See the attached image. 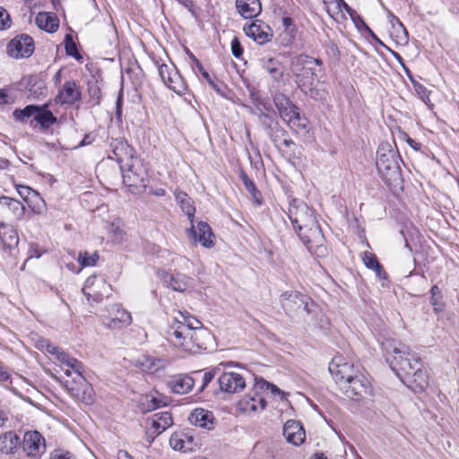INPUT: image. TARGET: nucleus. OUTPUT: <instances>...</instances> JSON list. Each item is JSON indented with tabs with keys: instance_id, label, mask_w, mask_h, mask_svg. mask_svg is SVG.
I'll use <instances>...</instances> for the list:
<instances>
[{
	"instance_id": "obj_62",
	"label": "nucleus",
	"mask_w": 459,
	"mask_h": 459,
	"mask_svg": "<svg viewBox=\"0 0 459 459\" xmlns=\"http://www.w3.org/2000/svg\"><path fill=\"white\" fill-rule=\"evenodd\" d=\"M8 102V95L4 90H0V105Z\"/></svg>"
},
{
	"instance_id": "obj_51",
	"label": "nucleus",
	"mask_w": 459,
	"mask_h": 459,
	"mask_svg": "<svg viewBox=\"0 0 459 459\" xmlns=\"http://www.w3.org/2000/svg\"><path fill=\"white\" fill-rule=\"evenodd\" d=\"M231 47V53L232 55L240 59L243 55V48L241 47L240 41L237 37H234L230 43Z\"/></svg>"
},
{
	"instance_id": "obj_28",
	"label": "nucleus",
	"mask_w": 459,
	"mask_h": 459,
	"mask_svg": "<svg viewBox=\"0 0 459 459\" xmlns=\"http://www.w3.org/2000/svg\"><path fill=\"white\" fill-rule=\"evenodd\" d=\"M145 428L154 429L155 430H167L173 424L171 414L168 411L153 414L151 418L146 419Z\"/></svg>"
},
{
	"instance_id": "obj_14",
	"label": "nucleus",
	"mask_w": 459,
	"mask_h": 459,
	"mask_svg": "<svg viewBox=\"0 0 459 459\" xmlns=\"http://www.w3.org/2000/svg\"><path fill=\"white\" fill-rule=\"evenodd\" d=\"M34 51V42L29 35H20L7 45V53L13 58L29 57Z\"/></svg>"
},
{
	"instance_id": "obj_27",
	"label": "nucleus",
	"mask_w": 459,
	"mask_h": 459,
	"mask_svg": "<svg viewBox=\"0 0 459 459\" xmlns=\"http://www.w3.org/2000/svg\"><path fill=\"white\" fill-rule=\"evenodd\" d=\"M236 9L244 19L258 16L262 11L259 0H236Z\"/></svg>"
},
{
	"instance_id": "obj_49",
	"label": "nucleus",
	"mask_w": 459,
	"mask_h": 459,
	"mask_svg": "<svg viewBox=\"0 0 459 459\" xmlns=\"http://www.w3.org/2000/svg\"><path fill=\"white\" fill-rule=\"evenodd\" d=\"M65 52L68 56H74L76 59H80L82 56H80L76 44L73 40L72 37L70 35H66L65 38Z\"/></svg>"
},
{
	"instance_id": "obj_48",
	"label": "nucleus",
	"mask_w": 459,
	"mask_h": 459,
	"mask_svg": "<svg viewBox=\"0 0 459 459\" xmlns=\"http://www.w3.org/2000/svg\"><path fill=\"white\" fill-rule=\"evenodd\" d=\"M88 93L93 106L98 105L101 99V90L97 82L88 84Z\"/></svg>"
},
{
	"instance_id": "obj_33",
	"label": "nucleus",
	"mask_w": 459,
	"mask_h": 459,
	"mask_svg": "<svg viewBox=\"0 0 459 459\" xmlns=\"http://www.w3.org/2000/svg\"><path fill=\"white\" fill-rule=\"evenodd\" d=\"M20 437L15 432H3L0 435V451L4 454L13 453L19 446Z\"/></svg>"
},
{
	"instance_id": "obj_50",
	"label": "nucleus",
	"mask_w": 459,
	"mask_h": 459,
	"mask_svg": "<svg viewBox=\"0 0 459 459\" xmlns=\"http://www.w3.org/2000/svg\"><path fill=\"white\" fill-rule=\"evenodd\" d=\"M393 28L395 30V37L397 38V40L406 43L409 38L408 32L403 24L398 19H395V23H394Z\"/></svg>"
},
{
	"instance_id": "obj_45",
	"label": "nucleus",
	"mask_w": 459,
	"mask_h": 459,
	"mask_svg": "<svg viewBox=\"0 0 459 459\" xmlns=\"http://www.w3.org/2000/svg\"><path fill=\"white\" fill-rule=\"evenodd\" d=\"M285 439L288 443L299 446L305 442L306 432H283Z\"/></svg>"
},
{
	"instance_id": "obj_7",
	"label": "nucleus",
	"mask_w": 459,
	"mask_h": 459,
	"mask_svg": "<svg viewBox=\"0 0 459 459\" xmlns=\"http://www.w3.org/2000/svg\"><path fill=\"white\" fill-rule=\"evenodd\" d=\"M195 319V317L187 312L178 311L166 332L167 341L176 348L182 345L187 333H191L189 331Z\"/></svg>"
},
{
	"instance_id": "obj_32",
	"label": "nucleus",
	"mask_w": 459,
	"mask_h": 459,
	"mask_svg": "<svg viewBox=\"0 0 459 459\" xmlns=\"http://www.w3.org/2000/svg\"><path fill=\"white\" fill-rule=\"evenodd\" d=\"M175 198L183 212L187 215L190 222H193L195 213V207L188 195L181 190L175 191Z\"/></svg>"
},
{
	"instance_id": "obj_31",
	"label": "nucleus",
	"mask_w": 459,
	"mask_h": 459,
	"mask_svg": "<svg viewBox=\"0 0 459 459\" xmlns=\"http://www.w3.org/2000/svg\"><path fill=\"white\" fill-rule=\"evenodd\" d=\"M36 24L47 32H55L59 27V20L56 14L49 13H39L36 16Z\"/></svg>"
},
{
	"instance_id": "obj_39",
	"label": "nucleus",
	"mask_w": 459,
	"mask_h": 459,
	"mask_svg": "<svg viewBox=\"0 0 459 459\" xmlns=\"http://www.w3.org/2000/svg\"><path fill=\"white\" fill-rule=\"evenodd\" d=\"M46 351L49 354H52V355L56 356V359L58 361H61V360H64V359H67L65 361L68 363V365H70V366H73V365L76 366V365H78L76 363V359H74L73 357H70L68 354H66L64 351H62L59 347L56 346L55 344L48 342L46 344Z\"/></svg>"
},
{
	"instance_id": "obj_40",
	"label": "nucleus",
	"mask_w": 459,
	"mask_h": 459,
	"mask_svg": "<svg viewBox=\"0 0 459 459\" xmlns=\"http://www.w3.org/2000/svg\"><path fill=\"white\" fill-rule=\"evenodd\" d=\"M65 360L66 359L59 361L61 363V369L67 377H73V380L71 383L75 384L78 381V375L82 376V365L80 361L76 359V363L78 365L70 366Z\"/></svg>"
},
{
	"instance_id": "obj_58",
	"label": "nucleus",
	"mask_w": 459,
	"mask_h": 459,
	"mask_svg": "<svg viewBox=\"0 0 459 459\" xmlns=\"http://www.w3.org/2000/svg\"><path fill=\"white\" fill-rule=\"evenodd\" d=\"M337 6L339 9H344L345 12L353 18V15L356 13V12L348 5V4L344 0H338L337 1Z\"/></svg>"
},
{
	"instance_id": "obj_20",
	"label": "nucleus",
	"mask_w": 459,
	"mask_h": 459,
	"mask_svg": "<svg viewBox=\"0 0 459 459\" xmlns=\"http://www.w3.org/2000/svg\"><path fill=\"white\" fill-rule=\"evenodd\" d=\"M243 30L248 38L260 45L269 42L273 38L272 29L262 21L244 26Z\"/></svg>"
},
{
	"instance_id": "obj_34",
	"label": "nucleus",
	"mask_w": 459,
	"mask_h": 459,
	"mask_svg": "<svg viewBox=\"0 0 459 459\" xmlns=\"http://www.w3.org/2000/svg\"><path fill=\"white\" fill-rule=\"evenodd\" d=\"M262 66L274 81L279 82L282 79L283 71L281 69V63L277 59L273 57L264 58L262 59Z\"/></svg>"
},
{
	"instance_id": "obj_54",
	"label": "nucleus",
	"mask_w": 459,
	"mask_h": 459,
	"mask_svg": "<svg viewBox=\"0 0 459 459\" xmlns=\"http://www.w3.org/2000/svg\"><path fill=\"white\" fill-rule=\"evenodd\" d=\"M11 26L9 13L4 8L0 7V30H5Z\"/></svg>"
},
{
	"instance_id": "obj_42",
	"label": "nucleus",
	"mask_w": 459,
	"mask_h": 459,
	"mask_svg": "<svg viewBox=\"0 0 459 459\" xmlns=\"http://www.w3.org/2000/svg\"><path fill=\"white\" fill-rule=\"evenodd\" d=\"M38 106L28 105L23 109H15L13 113L15 120L20 122H25V120L29 117L35 118V115L37 113Z\"/></svg>"
},
{
	"instance_id": "obj_6",
	"label": "nucleus",
	"mask_w": 459,
	"mask_h": 459,
	"mask_svg": "<svg viewBox=\"0 0 459 459\" xmlns=\"http://www.w3.org/2000/svg\"><path fill=\"white\" fill-rule=\"evenodd\" d=\"M273 102L281 117L288 124L290 128L299 133L307 127V118L303 117L299 108L284 94H276Z\"/></svg>"
},
{
	"instance_id": "obj_59",
	"label": "nucleus",
	"mask_w": 459,
	"mask_h": 459,
	"mask_svg": "<svg viewBox=\"0 0 459 459\" xmlns=\"http://www.w3.org/2000/svg\"><path fill=\"white\" fill-rule=\"evenodd\" d=\"M195 62L196 64L198 71L201 73L203 77L207 81V82H210L212 80V77L209 74V73L204 68L203 65L196 58H195Z\"/></svg>"
},
{
	"instance_id": "obj_21",
	"label": "nucleus",
	"mask_w": 459,
	"mask_h": 459,
	"mask_svg": "<svg viewBox=\"0 0 459 459\" xmlns=\"http://www.w3.org/2000/svg\"><path fill=\"white\" fill-rule=\"evenodd\" d=\"M110 150L112 155L109 154L108 157L115 159L120 166L136 158L134 148L122 139L113 140L110 143Z\"/></svg>"
},
{
	"instance_id": "obj_16",
	"label": "nucleus",
	"mask_w": 459,
	"mask_h": 459,
	"mask_svg": "<svg viewBox=\"0 0 459 459\" xmlns=\"http://www.w3.org/2000/svg\"><path fill=\"white\" fill-rule=\"evenodd\" d=\"M22 446L29 457L36 458L45 452V438L41 432H24Z\"/></svg>"
},
{
	"instance_id": "obj_4",
	"label": "nucleus",
	"mask_w": 459,
	"mask_h": 459,
	"mask_svg": "<svg viewBox=\"0 0 459 459\" xmlns=\"http://www.w3.org/2000/svg\"><path fill=\"white\" fill-rule=\"evenodd\" d=\"M323 61L307 55H299L290 59V73L299 89L315 100H322L325 91L318 88Z\"/></svg>"
},
{
	"instance_id": "obj_30",
	"label": "nucleus",
	"mask_w": 459,
	"mask_h": 459,
	"mask_svg": "<svg viewBox=\"0 0 459 459\" xmlns=\"http://www.w3.org/2000/svg\"><path fill=\"white\" fill-rule=\"evenodd\" d=\"M162 82L169 89L178 95H183L186 91V83L178 73L177 67H170V74L169 73V77L162 80Z\"/></svg>"
},
{
	"instance_id": "obj_18",
	"label": "nucleus",
	"mask_w": 459,
	"mask_h": 459,
	"mask_svg": "<svg viewBox=\"0 0 459 459\" xmlns=\"http://www.w3.org/2000/svg\"><path fill=\"white\" fill-rule=\"evenodd\" d=\"M260 389H254L251 393L245 395L238 402V409L247 414L260 412L264 410L266 402Z\"/></svg>"
},
{
	"instance_id": "obj_15",
	"label": "nucleus",
	"mask_w": 459,
	"mask_h": 459,
	"mask_svg": "<svg viewBox=\"0 0 459 459\" xmlns=\"http://www.w3.org/2000/svg\"><path fill=\"white\" fill-rule=\"evenodd\" d=\"M169 445L175 451L190 453L198 449L201 443L188 432H173L169 437Z\"/></svg>"
},
{
	"instance_id": "obj_2",
	"label": "nucleus",
	"mask_w": 459,
	"mask_h": 459,
	"mask_svg": "<svg viewBox=\"0 0 459 459\" xmlns=\"http://www.w3.org/2000/svg\"><path fill=\"white\" fill-rule=\"evenodd\" d=\"M382 346L386 362L397 376H404L419 390H423L428 385V374L422 370L419 358L409 346L395 340H385Z\"/></svg>"
},
{
	"instance_id": "obj_41",
	"label": "nucleus",
	"mask_w": 459,
	"mask_h": 459,
	"mask_svg": "<svg viewBox=\"0 0 459 459\" xmlns=\"http://www.w3.org/2000/svg\"><path fill=\"white\" fill-rule=\"evenodd\" d=\"M255 389H260L261 391L270 390L273 394L280 395L282 401L286 400L287 394L279 389L275 385L270 384L263 378H255Z\"/></svg>"
},
{
	"instance_id": "obj_1",
	"label": "nucleus",
	"mask_w": 459,
	"mask_h": 459,
	"mask_svg": "<svg viewBox=\"0 0 459 459\" xmlns=\"http://www.w3.org/2000/svg\"><path fill=\"white\" fill-rule=\"evenodd\" d=\"M289 218L293 228L308 251L318 257L327 255L325 237L318 225L314 211L303 201L293 199L290 202Z\"/></svg>"
},
{
	"instance_id": "obj_12",
	"label": "nucleus",
	"mask_w": 459,
	"mask_h": 459,
	"mask_svg": "<svg viewBox=\"0 0 459 459\" xmlns=\"http://www.w3.org/2000/svg\"><path fill=\"white\" fill-rule=\"evenodd\" d=\"M65 386L70 392V394L78 401L85 404H91L94 401V390L91 385L84 378L83 376L78 375V381L69 383L65 381Z\"/></svg>"
},
{
	"instance_id": "obj_55",
	"label": "nucleus",
	"mask_w": 459,
	"mask_h": 459,
	"mask_svg": "<svg viewBox=\"0 0 459 459\" xmlns=\"http://www.w3.org/2000/svg\"><path fill=\"white\" fill-rule=\"evenodd\" d=\"M214 377V373L212 371L204 372L202 378V385L198 389V393L203 392L205 387L211 383Z\"/></svg>"
},
{
	"instance_id": "obj_3",
	"label": "nucleus",
	"mask_w": 459,
	"mask_h": 459,
	"mask_svg": "<svg viewBox=\"0 0 459 459\" xmlns=\"http://www.w3.org/2000/svg\"><path fill=\"white\" fill-rule=\"evenodd\" d=\"M329 371L346 397L361 402L372 394L371 384L362 372L353 364L342 358L333 359L329 364Z\"/></svg>"
},
{
	"instance_id": "obj_24",
	"label": "nucleus",
	"mask_w": 459,
	"mask_h": 459,
	"mask_svg": "<svg viewBox=\"0 0 459 459\" xmlns=\"http://www.w3.org/2000/svg\"><path fill=\"white\" fill-rule=\"evenodd\" d=\"M162 283L175 291L182 292L187 289L191 279L186 274L162 272L160 275Z\"/></svg>"
},
{
	"instance_id": "obj_10",
	"label": "nucleus",
	"mask_w": 459,
	"mask_h": 459,
	"mask_svg": "<svg viewBox=\"0 0 459 459\" xmlns=\"http://www.w3.org/2000/svg\"><path fill=\"white\" fill-rule=\"evenodd\" d=\"M280 302L281 307L288 314L295 313L302 308L310 313L313 301L306 295L296 290L285 291L281 295Z\"/></svg>"
},
{
	"instance_id": "obj_26",
	"label": "nucleus",
	"mask_w": 459,
	"mask_h": 459,
	"mask_svg": "<svg viewBox=\"0 0 459 459\" xmlns=\"http://www.w3.org/2000/svg\"><path fill=\"white\" fill-rule=\"evenodd\" d=\"M195 385V379L190 375L179 374L172 377L168 385L170 390L178 394H184L189 393Z\"/></svg>"
},
{
	"instance_id": "obj_23",
	"label": "nucleus",
	"mask_w": 459,
	"mask_h": 459,
	"mask_svg": "<svg viewBox=\"0 0 459 459\" xmlns=\"http://www.w3.org/2000/svg\"><path fill=\"white\" fill-rule=\"evenodd\" d=\"M189 421L198 428L212 430L217 427V420L212 411L197 408L195 409L188 417Z\"/></svg>"
},
{
	"instance_id": "obj_56",
	"label": "nucleus",
	"mask_w": 459,
	"mask_h": 459,
	"mask_svg": "<svg viewBox=\"0 0 459 459\" xmlns=\"http://www.w3.org/2000/svg\"><path fill=\"white\" fill-rule=\"evenodd\" d=\"M243 181L245 184V186L247 190L254 196L256 197V195L258 194V191L256 190V187L253 181H251L247 176L243 178Z\"/></svg>"
},
{
	"instance_id": "obj_5",
	"label": "nucleus",
	"mask_w": 459,
	"mask_h": 459,
	"mask_svg": "<svg viewBox=\"0 0 459 459\" xmlns=\"http://www.w3.org/2000/svg\"><path fill=\"white\" fill-rule=\"evenodd\" d=\"M400 160L398 152L388 143L378 146L377 168L382 179L390 186H396L401 182Z\"/></svg>"
},
{
	"instance_id": "obj_46",
	"label": "nucleus",
	"mask_w": 459,
	"mask_h": 459,
	"mask_svg": "<svg viewBox=\"0 0 459 459\" xmlns=\"http://www.w3.org/2000/svg\"><path fill=\"white\" fill-rule=\"evenodd\" d=\"M431 299L430 303L436 312L441 311L443 309V304L441 302L442 294L439 288L437 285H434L431 290Z\"/></svg>"
},
{
	"instance_id": "obj_60",
	"label": "nucleus",
	"mask_w": 459,
	"mask_h": 459,
	"mask_svg": "<svg viewBox=\"0 0 459 459\" xmlns=\"http://www.w3.org/2000/svg\"><path fill=\"white\" fill-rule=\"evenodd\" d=\"M10 378V374L7 368L0 364V383H4Z\"/></svg>"
},
{
	"instance_id": "obj_36",
	"label": "nucleus",
	"mask_w": 459,
	"mask_h": 459,
	"mask_svg": "<svg viewBox=\"0 0 459 459\" xmlns=\"http://www.w3.org/2000/svg\"><path fill=\"white\" fill-rule=\"evenodd\" d=\"M0 204L7 207L17 218L23 216L24 205L18 200L9 196H0Z\"/></svg>"
},
{
	"instance_id": "obj_22",
	"label": "nucleus",
	"mask_w": 459,
	"mask_h": 459,
	"mask_svg": "<svg viewBox=\"0 0 459 459\" xmlns=\"http://www.w3.org/2000/svg\"><path fill=\"white\" fill-rule=\"evenodd\" d=\"M110 319L106 326L110 329H123L132 324L131 314L122 307L120 304H114L111 306Z\"/></svg>"
},
{
	"instance_id": "obj_13",
	"label": "nucleus",
	"mask_w": 459,
	"mask_h": 459,
	"mask_svg": "<svg viewBox=\"0 0 459 459\" xmlns=\"http://www.w3.org/2000/svg\"><path fill=\"white\" fill-rule=\"evenodd\" d=\"M82 99L81 87L74 80H69L64 82L59 88L54 100L59 105H74Z\"/></svg>"
},
{
	"instance_id": "obj_63",
	"label": "nucleus",
	"mask_w": 459,
	"mask_h": 459,
	"mask_svg": "<svg viewBox=\"0 0 459 459\" xmlns=\"http://www.w3.org/2000/svg\"><path fill=\"white\" fill-rule=\"evenodd\" d=\"M118 459H133L132 456L125 450H120L117 453Z\"/></svg>"
},
{
	"instance_id": "obj_53",
	"label": "nucleus",
	"mask_w": 459,
	"mask_h": 459,
	"mask_svg": "<svg viewBox=\"0 0 459 459\" xmlns=\"http://www.w3.org/2000/svg\"><path fill=\"white\" fill-rule=\"evenodd\" d=\"M49 459H75V456L68 451L56 449L51 453Z\"/></svg>"
},
{
	"instance_id": "obj_11",
	"label": "nucleus",
	"mask_w": 459,
	"mask_h": 459,
	"mask_svg": "<svg viewBox=\"0 0 459 459\" xmlns=\"http://www.w3.org/2000/svg\"><path fill=\"white\" fill-rule=\"evenodd\" d=\"M110 291V286L103 280L98 279L92 275L86 279L82 293L88 301H100L104 296L108 297Z\"/></svg>"
},
{
	"instance_id": "obj_35",
	"label": "nucleus",
	"mask_w": 459,
	"mask_h": 459,
	"mask_svg": "<svg viewBox=\"0 0 459 459\" xmlns=\"http://www.w3.org/2000/svg\"><path fill=\"white\" fill-rule=\"evenodd\" d=\"M141 403L146 411H153L168 403L167 398L157 394V395L150 394L144 395Z\"/></svg>"
},
{
	"instance_id": "obj_47",
	"label": "nucleus",
	"mask_w": 459,
	"mask_h": 459,
	"mask_svg": "<svg viewBox=\"0 0 459 459\" xmlns=\"http://www.w3.org/2000/svg\"><path fill=\"white\" fill-rule=\"evenodd\" d=\"M15 188L19 194V195L26 202L29 203L31 201L33 197L38 196V193L34 191L32 188L23 185H16Z\"/></svg>"
},
{
	"instance_id": "obj_9",
	"label": "nucleus",
	"mask_w": 459,
	"mask_h": 459,
	"mask_svg": "<svg viewBox=\"0 0 459 459\" xmlns=\"http://www.w3.org/2000/svg\"><path fill=\"white\" fill-rule=\"evenodd\" d=\"M189 332L191 333H187V337L178 349L187 353H196L204 348V339L209 336V333L203 328V324L196 318L193 320V325Z\"/></svg>"
},
{
	"instance_id": "obj_44",
	"label": "nucleus",
	"mask_w": 459,
	"mask_h": 459,
	"mask_svg": "<svg viewBox=\"0 0 459 459\" xmlns=\"http://www.w3.org/2000/svg\"><path fill=\"white\" fill-rule=\"evenodd\" d=\"M411 83L416 94L421 99V100L426 104H430L429 93L430 91L421 83L415 80H411Z\"/></svg>"
},
{
	"instance_id": "obj_38",
	"label": "nucleus",
	"mask_w": 459,
	"mask_h": 459,
	"mask_svg": "<svg viewBox=\"0 0 459 459\" xmlns=\"http://www.w3.org/2000/svg\"><path fill=\"white\" fill-rule=\"evenodd\" d=\"M34 120H36L43 127H48L56 122V118L54 117L50 110L47 109L46 108L39 107L37 108Z\"/></svg>"
},
{
	"instance_id": "obj_29",
	"label": "nucleus",
	"mask_w": 459,
	"mask_h": 459,
	"mask_svg": "<svg viewBox=\"0 0 459 459\" xmlns=\"http://www.w3.org/2000/svg\"><path fill=\"white\" fill-rule=\"evenodd\" d=\"M0 240L4 248L12 250L19 244L17 230L11 225L0 224Z\"/></svg>"
},
{
	"instance_id": "obj_57",
	"label": "nucleus",
	"mask_w": 459,
	"mask_h": 459,
	"mask_svg": "<svg viewBox=\"0 0 459 459\" xmlns=\"http://www.w3.org/2000/svg\"><path fill=\"white\" fill-rule=\"evenodd\" d=\"M170 67H176L174 65L162 64L159 66V74L161 80L169 77V72L170 73Z\"/></svg>"
},
{
	"instance_id": "obj_52",
	"label": "nucleus",
	"mask_w": 459,
	"mask_h": 459,
	"mask_svg": "<svg viewBox=\"0 0 459 459\" xmlns=\"http://www.w3.org/2000/svg\"><path fill=\"white\" fill-rule=\"evenodd\" d=\"M283 430H305V429L299 420L290 419L284 422Z\"/></svg>"
},
{
	"instance_id": "obj_64",
	"label": "nucleus",
	"mask_w": 459,
	"mask_h": 459,
	"mask_svg": "<svg viewBox=\"0 0 459 459\" xmlns=\"http://www.w3.org/2000/svg\"><path fill=\"white\" fill-rule=\"evenodd\" d=\"M310 459H328L327 456L322 452H316L310 457Z\"/></svg>"
},
{
	"instance_id": "obj_19",
	"label": "nucleus",
	"mask_w": 459,
	"mask_h": 459,
	"mask_svg": "<svg viewBox=\"0 0 459 459\" xmlns=\"http://www.w3.org/2000/svg\"><path fill=\"white\" fill-rule=\"evenodd\" d=\"M190 223L191 226L187 230L188 237L194 238L195 242L198 241L204 247H212L214 246V235L211 227L206 222L199 221L196 227L197 230H195L194 221Z\"/></svg>"
},
{
	"instance_id": "obj_37",
	"label": "nucleus",
	"mask_w": 459,
	"mask_h": 459,
	"mask_svg": "<svg viewBox=\"0 0 459 459\" xmlns=\"http://www.w3.org/2000/svg\"><path fill=\"white\" fill-rule=\"evenodd\" d=\"M362 260L366 267L373 270L378 278L381 279L385 277V273L383 271V268L375 255L369 252H364Z\"/></svg>"
},
{
	"instance_id": "obj_61",
	"label": "nucleus",
	"mask_w": 459,
	"mask_h": 459,
	"mask_svg": "<svg viewBox=\"0 0 459 459\" xmlns=\"http://www.w3.org/2000/svg\"><path fill=\"white\" fill-rule=\"evenodd\" d=\"M259 119L261 121V123L264 126H270V124L272 123V118L269 115H266L264 113H262L260 116H259Z\"/></svg>"
},
{
	"instance_id": "obj_17",
	"label": "nucleus",
	"mask_w": 459,
	"mask_h": 459,
	"mask_svg": "<svg viewBox=\"0 0 459 459\" xmlns=\"http://www.w3.org/2000/svg\"><path fill=\"white\" fill-rule=\"evenodd\" d=\"M218 383L221 391L235 394L241 392L246 387V379L241 373L235 371H225L223 372L219 379Z\"/></svg>"
},
{
	"instance_id": "obj_43",
	"label": "nucleus",
	"mask_w": 459,
	"mask_h": 459,
	"mask_svg": "<svg viewBox=\"0 0 459 459\" xmlns=\"http://www.w3.org/2000/svg\"><path fill=\"white\" fill-rule=\"evenodd\" d=\"M98 259H99V255L97 252H94V253L82 252V253H80L79 256H78V262L81 264V265L82 267L95 265Z\"/></svg>"
},
{
	"instance_id": "obj_8",
	"label": "nucleus",
	"mask_w": 459,
	"mask_h": 459,
	"mask_svg": "<svg viewBox=\"0 0 459 459\" xmlns=\"http://www.w3.org/2000/svg\"><path fill=\"white\" fill-rule=\"evenodd\" d=\"M123 182L128 187L138 188L144 186L147 172L142 161L135 158L120 166Z\"/></svg>"
},
{
	"instance_id": "obj_25",
	"label": "nucleus",
	"mask_w": 459,
	"mask_h": 459,
	"mask_svg": "<svg viewBox=\"0 0 459 459\" xmlns=\"http://www.w3.org/2000/svg\"><path fill=\"white\" fill-rule=\"evenodd\" d=\"M133 364L143 372L156 374L165 368L166 361L148 355H141L133 360Z\"/></svg>"
}]
</instances>
